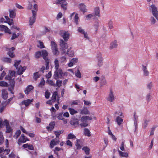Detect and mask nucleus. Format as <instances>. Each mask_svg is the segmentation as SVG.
<instances>
[{"label":"nucleus","mask_w":158,"mask_h":158,"mask_svg":"<svg viewBox=\"0 0 158 158\" xmlns=\"http://www.w3.org/2000/svg\"><path fill=\"white\" fill-rule=\"evenodd\" d=\"M142 69L143 71V75L145 76H148L149 75V72L147 69V67L143 65L142 66Z\"/></svg>","instance_id":"25"},{"label":"nucleus","mask_w":158,"mask_h":158,"mask_svg":"<svg viewBox=\"0 0 158 158\" xmlns=\"http://www.w3.org/2000/svg\"><path fill=\"white\" fill-rule=\"evenodd\" d=\"M80 102L79 100H73L70 102V104L71 106H72L73 105H78Z\"/></svg>","instance_id":"33"},{"label":"nucleus","mask_w":158,"mask_h":158,"mask_svg":"<svg viewBox=\"0 0 158 158\" xmlns=\"http://www.w3.org/2000/svg\"><path fill=\"white\" fill-rule=\"evenodd\" d=\"M80 9L83 13L87 11V10L86 8V6L83 4L81 3L80 5Z\"/></svg>","instance_id":"26"},{"label":"nucleus","mask_w":158,"mask_h":158,"mask_svg":"<svg viewBox=\"0 0 158 158\" xmlns=\"http://www.w3.org/2000/svg\"><path fill=\"white\" fill-rule=\"evenodd\" d=\"M77 31L79 32L82 34L85 32L84 29H83L81 27H78Z\"/></svg>","instance_id":"47"},{"label":"nucleus","mask_w":158,"mask_h":158,"mask_svg":"<svg viewBox=\"0 0 158 158\" xmlns=\"http://www.w3.org/2000/svg\"><path fill=\"white\" fill-rule=\"evenodd\" d=\"M60 35L63 38L65 41H67L68 39H69L70 34L68 31H60Z\"/></svg>","instance_id":"7"},{"label":"nucleus","mask_w":158,"mask_h":158,"mask_svg":"<svg viewBox=\"0 0 158 158\" xmlns=\"http://www.w3.org/2000/svg\"><path fill=\"white\" fill-rule=\"evenodd\" d=\"M60 44L62 53V54L65 53L66 52V50L68 47V44L62 39L60 40Z\"/></svg>","instance_id":"4"},{"label":"nucleus","mask_w":158,"mask_h":158,"mask_svg":"<svg viewBox=\"0 0 158 158\" xmlns=\"http://www.w3.org/2000/svg\"><path fill=\"white\" fill-rule=\"evenodd\" d=\"M108 25L109 28L112 29L113 28V22L111 20H110L108 23Z\"/></svg>","instance_id":"44"},{"label":"nucleus","mask_w":158,"mask_h":158,"mask_svg":"<svg viewBox=\"0 0 158 158\" xmlns=\"http://www.w3.org/2000/svg\"><path fill=\"white\" fill-rule=\"evenodd\" d=\"M70 123L75 127H78L80 125L79 121L77 120H75V119L71 120L70 122Z\"/></svg>","instance_id":"17"},{"label":"nucleus","mask_w":158,"mask_h":158,"mask_svg":"<svg viewBox=\"0 0 158 158\" xmlns=\"http://www.w3.org/2000/svg\"><path fill=\"white\" fill-rule=\"evenodd\" d=\"M57 118L58 119L60 120H63V117L62 116V113H60L58 115L57 117Z\"/></svg>","instance_id":"64"},{"label":"nucleus","mask_w":158,"mask_h":158,"mask_svg":"<svg viewBox=\"0 0 158 158\" xmlns=\"http://www.w3.org/2000/svg\"><path fill=\"white\" fill-rule=\"evenodd\" d=\"M92 119L91 117L86 115L82 116L81 119V123L80 124L81 127H85L88 126L87 120H91Z\"/></svg>","instance_id":"2"},{"label":"nucleus","mask_w":158,"mask_h":158,"mask_svg":"<svg viewBox=\"0 0 158 158\" xmlns=\"http://www.w3.org/2000/svg\"><path fill=\"white\" fill-rule=\"evenodd\" d=\"M15 71H10L8 75L6 76L11 77L12 78H14L13 77H15Z\"/></svg>","instance_id":"37"},{"label":"nucleus","mask_w":158,"mask_h":158,"mask_svg":"<svg viewBox=\"0 0 158 158\" xmlns=\"http://www.w3.org/2000/svg\"><path fill=\"white\" fill-rule=\"evenodd\" d=\"M17 73L18 75H21L25 70L26 68L25 67H22L21 65L19 66L17 68Z\"/></svg>","instance_id":"12"},{"label":"nucleus","mask_w":158,"mask_h":158,"mask_svg":"<svg viewBox=\"0 0 158 158\" xmlns=\"http://www.w3.org/2000/svg\"><path fill=\"white\" fill-rule=\"evenodd\" d=\"M3 60L5 62L10 63L11 62V60L10 58H5L3 59Z\"/></svg>","instance_id":"61"},{"label":"nucleus","mask_w":158,"mask_h":158,"mask_svg":"<svg viewBox=\"0 0 158 158\" xmlns=\"http://www.w3.org/2000/svg\"><path fill=\"white\" fill-rule=\"evenodd\" d=\"M78 19L79 17L78 16V14L76 13L74 17V22L77 25L78 24Z\"/></svg>","instance_id":"38"},{"label":"nucleus","mask_w":158,"mask_h":158,"mask_svg":"<svg viewBox=\"0 0 158 158\" xmlns=\"http://www.w3.org/2000/svg\"><path fill=\"white\" fill-rule=\"evenodd\" d=\"M77 61L78 59L76 58H73L69 62L68 64V66L69 67L73 66L74 64L77 62Z\"/></svg>","instance_id":"18"},{"label":"nucleus","mask_w":158,"mask_h":158,"mask_svg":"<svg viewBox=\"0 0 158 158\" xmlns=\"http://www.w3.org/2000/svg\"><path fill=\"white\" fill-rule=\"evenodd\" d=\"M5 79L10 81V84L11 86L12 89H14V87L15 85V81L14 80V78H11V77L9 76H6Z\"/></svg>","instance_id":"11"},{"label":"nucleus","mask_w":158,"mask_h":158,"mask_svg":"<svg viewBox=\"0 0 158 158\" xmlns=\"http://www.w3.org/2000/svg\"><path fill=\"white\" fill-rule=\"evenodd\" d=\"M69 111L70 114L71 115H73L75 114H76L77 113V111L75 110L74 109L71 108H69Z\"/></svg>","instance_id":"31"},{"label":"nucleus","mask_w":158,"mask_h":158,"mask_svg":"<svg viewBox=\"0 0 158 158\" xmlns=\"http://www.w3.org/2000/svg\"><path fill=\"white\" fill-rule=\"evenodd\" d=\"M55 68L56 69H57L59 68V61L57 59H55L54 61Z\"/></svg>","instance_id":"30"},{"label":"nucleus","mask_w":158,"mask_h":158,"mask_svg":"<svg viewBox=\"0 0 158 158\" xmlns=\"http://www.w3.org/2000/svg\"><path fill=\"white\" fill-rule=\"evenodd\" d=\"M54 133L56 137L58 138L59 137V135L61 133V131H55L54 132Z\"/></svg>","instance_id":"58"},{"label":"nucleus","mask_w":158,"mask_h":158,"mask_svg":"<svg viewBox=\"0 0 158 158\" xmlns=\"http://www.w3.org/2000/svg\"><path fill=\"white\" fill-rule=\"evenodd\" d=\"M21 62L20 60H15V64H14V66L16 68H17L18 67V66L20 64V63Z\"/></svg>","instance_id":"52"},{"label":"nucleus","mask_w":158,"mask_h":158,"mask_svg":"<svg viewBox=\"0 0 158 158\" xmlns=\"http://www.w3.org/2000/svg\"><path fill=\"white\" fill-rule=\"evenodd\" d=\"M52 52L54 55H58L59 54V52L58 51V48H56L52 49Z\"/></svg>","instance_id":"42"},{"label":"nucleus","mask_w":158,"mask_h":158,"mask_svg":"<svg viewBox=\"0 0 158 158\" xmlns=\"http://www.w3.org/2000/svg\"><path fill=\"white\" fill-rule=\"evenodd\" d=\"M94 15L98 17L100 16V9L99 7H96L94 9Z\"/></svg>","instance_id":"20"},{"label":"nucleus","mask_w":158,"mask_h":158,"mask_svg":"<svg viewBox=\"0 0 158 158\" xmlns=\"http://www.w3.org/2000/svg\"><path fill=\"white\" fill-rule=\"evenodd\" d=\"M123 119L120 118L119 116H117L115 122L117 123V124L118 126H120L123 122Z\"/></svg>","instance_id":"22"},{"label":"nucleus","mask_w":158,"mask_h":158,"mask_svg":"<svg viewBox=\"0 0 158 158\" xmlns=\"http://www.w3.org/2000/svg\"><path fill=\"white\" fill-rule=\"evenodd\" d=\"M59 142L60 141L59 140L56 139H54L51 141L50 146L51 148H52L55 145L58 144Z\"/></svg>","instance_id":"13"},{"label":"nucleus","mask_w":158,"mask_h":158,"mask_svg":"<svg viewBox=\"0 0 158 158\" xmlns=\"http://www.w3.org/2000/svg\"><path fill=\"white\" fill-rule=\"evenodd\" d=\"M9 16L10 17L11 19L15 18L16 16V10L15 9L9 10Z\"/></svg>","instance_id":"14"},{"label":"nucleus","mask_w":158,"mask_h":158,"mask_svg":"<svg viewBox=\"0 0 158 158\" xmlns=\"http://www.w3.org/2000/svg\"><path fill=\"white\" fill-rule=\"evenodd\" d=\"M51 44L52 46V49L57 48L56 44L53 41H51Z\"/></svg>","instance_id":"53"},{"label":"nucleus","mask_w":158,"mask_h":158,"mask_svg":"<svg viewBox=\"0 0 158 158\" xmlns=\"http://www.w3.org/2000/svg\"><path fill=\"white\" fill-rule=\"evenodd\" d=\"M29 140V139L25 136L24 134H22L18 139V143L19 145H20L21 144V143H25L27 141Z\"/></svg>","instance_id":"8"},{"label":"nucleus","mask_w":158,"mask_h":158,"mask_svg":"<svg viewBox=\"0 0 158 158\" xmlns=\"http://www.w3.org/2000/svg\"><path fill=\"white\" fill-rule=\"evenodd\" d=\"M76 76L78 78L81 77V73L79 69H78L77 72L75 73Z\"/></svg>","instance_id":"54"},{"label":"nucleus","mask_w":158,"mask_h":158,"mask_svg":"<svg viewBox=\"0 0 158 158\" xmlns=\"http://www.w3.org/2000/svg\"><path fill=\"white\" fill-rule=\"evenodd\" d=\"M118 45L117 44V41L114 40L113 42L111 43L110 46V49H112L114 48L117 47Z\"/></svg>","instance_id":"23"},{"label":"nucleus","mask_w":158,"mask_h":158,"mask_svg":"<svg viewBox=\"0 0 158 158\" xmlns=\"http://www.w3.org/2000/svg\"><path fill=\"white\" fill-rule=\"evenodd\" d=\"M114 116H116L118 115H119L120 116H122L123 115V113L120 110H118L116 111L114 114Z\"/></svg>","instance_id":"32"},{"label":"nucleus","mask_w":158,"mask_h":158,"mask_svg":"<svg viewBox=\"0 0 158 158\" xmlns=\"http://www.w3.org/2000/svg\"><path fill=\"white\" fill-rule=\"evenodd\" d=\"M150 9L151 10L153 15L158 20V11L157 8L154 5L152 4L150 6Z\"/></svg>","instance_id":"6"},{"label":"nucleus","mask_w":158,"mask_h":158,"mask_svg":"<svg viewBox=\"0 0 158 158\" xmlns=\"http://www.w3.org/2000/svg\"><path fill=\"white\" fill-rule=\"evenodd\" d=\"M56 82V85L58 87H60L61 85V84L62 83V81H60L59 80L57 79Z\"/></svg>","instance_id":"49"},{"label":"nucleus","mask_w":158,"mask_h":158,"mask_svg":"<svg viewBox=\"0 0 158 158\" xmlns=\"http://www.w3.org/2000/svg\"><path fill=\"white\" fill-rule=\"evenodd\" d=\"M34 87L31 85H29L26 88L24 92L26 94H28L31 91L33 90Z\"/></svg>","instance_id":"19"},{"label":"nucleus","mask_w":158,"mask_h":158,"mask_svg":"<svg viewBox=\"0 0 158 158\" xmlns=\"http://www.w3.org/2000/svg\"><path fill=\"white\" fill-rule=\"evenodd\" d=\"M41 56V52L40 51L37 52H35V57L36 58H39Z\"/></svg>","instance_id":"48"},{"label":"nucleus","mask_w":158,"mask_h":158,"mask_svg":"<svg viewBox=\"0 0 158 158\" xmlns=\"http://www.w3.org/2000/svg\"><path fill=\"white\" fill-rule=\"evenodd\" d=\"M20 134H21L20 131V130H18L16 132V133H15V135H14L13 137L14 138L16 139L18 138V137L20 135Z\"/></svg>","instance_id":"35"},{"label":"nucleus","mask_w":158,"mask_h":158,"mask_svg":"<svg viewBox=\"0 0 158 158\" xmlns=\"http://www.w3.org/2000/svg\"><path fill=\"white\" fill-rule=\"evenodd\" d=\"M80 114H89L90 113L86 107L84 106L81 110Z\"/></svg>","instance_id":"16"},{"label":"nucleus","mask_w":158,"mask_h":158,"mask_svg":"<svg viewBox=\"0 0 158 158\" xmlns=\"http://www.w3.org/2000/svg\"><path fill=\"white\" fill-rule=\"evenodd\" d=\"M83 102L84 104L86 106H89L91 105V102L90 101H87L85 100H84Z\"/></svg>","instance_id":"57"},{"label":"nucleus","mask_w":158,"mask_h":158,"mask_svg":"<svg viewBox=\"0 0 158 158\" xmlns=\"http://www.w3.org/2000/svg\"><path fill=\"white\" fill-rule=\"evenodd\" d=\"M19 34L18 33L17 35L15 33H13L12 34V36L11 37V40H13L14 39L17 38L19 36Z\"/></svg>","instance_id":"40"},{"label":"nucleus","mask_w":158,"mask_h":158,"mask_svg":"<svg viewBox=\"0 0 158 158\" xmlns=\"http://www.w3.org/2000/svg\"><path fill=\"white\" fill-rule=\"evenodd\" d=\"M56 70L55 72V74L54 76V78L57 80L61 77L62 72V71L60 69L58 68L56 69Z\"/></svg>","instance_id":"9"},{"label":"nucleus","mask_w":158,"mask_h":158,"mask_svg":"<svg viewBox=\"0 0 158 158\" xmlns=\"http://www.w3.org/2000/svg\"><path fill=\"white\" fill-rule=\"evenodd\" d=\"M55 3L56 4H60L61 8L64 11L67 9L66 6L67 3L66 0H56Z\"/></svg>","instance_id":"5"},{"label":"nucleus","mask_w":158,"mask_h":158,"mask_svg":"<svg viewBox=\"0 0 158 158\" xmlns=\"http://www.w3.org/2000/svg\"><path fill=\"white\" fill-rule=\"evenodd\" d=\"M82 150H84L86 154L88 155L89 153V149L87 147H84L83 148Z\"/></svg>","instance_id":"43"},{"label":"nucleus","mask_w":158,"mask_h":158,"mask_svg":"<svg viewBox=\"0 0 158 158\" xmlns=\"http://www.w3.org/2000/svg\"><path fill=\"white\" fill-rule=\"evenodd\" d=\"M8 51L9 52L8 53V54L12 58H13L15 57V55L14 54L13 52H12L10 51Z\"/></svg>","instance_id":"56"},{"label":"nucleus","mask_w":158,"mask_h":158,"mask_svg":"<svg viewBox=\"0 0 158 158\" xmlns=\"http://www.w3.org/2000/svg\"><path fill=\"white\" fill-rule=\"evenodd\" d=\"M107 100L110 102H113L115 99V97L113 92L111 90L110 91V93L106 99Z\"/></svg>","instance_id":"10"},{"label":"nucleus","mask_w":158,"mask_h":158,"mask_svg":"<svg viewBox=\"0 0 158 158\" xmlns=\"http://www.w3.org/2000/svg\"><path fill=\"white\" fill-rule=\"evenodd\" d=\"M33 99L31 100L28 99L23 101L21 103L22 105H24L26 106H28L31 102H33Z\"/></svg>","instance_id":"21"},{"label":"nucleus","mask_w":158,"mask_h":158,"mask_svg":"<svg viewBox=\"0 0 158 158\" xmlns=\"http://www.w3.org/2000/svg\"><path fill=\"white\" fill-rule=\"evenodd\" d=\"M4 31L5 33H8L10 34H11L12 33L10 30L6 26L5 27Z\"/></svg>","instance_id":"41"},{"label":"nucleus","mask_w":158,"mask_h":158,"mask_svg":"<svg viewBox=\"0 0 158 158\" xmlns=\"http://www.w3.org/2000/svg\"><path fill=\"white\" fill-rule=\"evenodd\" d=\"M138 120V116L137 115L136 112H134V125L135 127L137 125Z\"/></svg>","instance_id":"27"},{"label":"nucleus","mask_w":158,"mask_h":158,"mask_svg":"<svg viewBox=\"0 0 158 158\" xmlns=\"http://www.w3.org/2000/svg\"><path fill=\"white\" fill-rule=\"evenodd\" d=\"M8 84L3 81H0V86L2 87H7L8 86Z\"/></svg>","instance_id":"34"},{"label":"nucleus","mask_w":158,"mask_h":158,"mask_svg":"<svg viewBox=\"0 0 158 158\" xmlns=\"http://www.w3.org/2000/svg\"><path fill=\"white\" fill-rule=\"evenodd\" d=\"M38 10V5L36 4H35L33 5V9L31 10L32 15L29 19V25L30 26H32L35 22Z\"/></svg>","instance_id":"1"},{"label":"nucleus","mask_w":158,"mask_h":158,"mask_svg":"<svg viewBox=\"0 0 158 158\" xmlns=\"http://www.w3.org/2000/svg\"><path fill=\"white\" fill-rule=\"evenodd\" d=\"M2 106H0V112L2 113L4 110L6 105L4 104L3 102L2 103Z\"/></svg>","instance_id":"46"},{"label":"nucleus","mask_w":158,"mask_h":158,"mask_svg":"<svg viewBox=\"0 0 158 158\" xmlns=\"http://www.w3.org/2000/svg\"><path fill=\"white\" fill-rule=\"evenodd\" d=\"M149 122V120H148L145 119L144 120L143 123V126L144 128H145L147 127Z\"/></svg>","instance_id":"50"},{"label":"nucleus","mask_w":158,"mask_h":158,"mask_svg":"<svg viewBox=\"0 0 158 158\" xmlns=\"http://www.w3.org/2000/svg\"><path fill=\"white\" fill-rule=\"evenodd\" d=\"M50 95V93L48 91H46L45 93V96L46 98L48 99L49 98Z\"/></svg>","instance_id":"62"},{"label":"nucleus","mask_w":158,"mask_h":158,"mask_svg":"<svg viewBox=\"0 0 158 158\" xmlns=\"http://www.w3.org/2000/svg\"><path fill=\"white\" fill-rule=\"evenodd\" d=\"M9 123H8L7 120H5L4 122H2V127H3V126H6L8 125H9Z\"/></svg>","instance_id":"59"},{"label":"nucleus","mask_w":158,"mask_h":158,"mask_svg":"<svg viewBox=\"0 0 158 158\" xmlns=\"http://www.w3.org/2000/svg\"><path fill=\"white\" fill-rule=\"evenodd\" d=\"M77 143H76V146L77 149H80L81 148V146L79 144V143L80 142V140L79 139H77Z\"/></svg>","instance_id":"45"},{"label":"nucleus","mask_w":158,"mask_h":158,"mask_svg":"<svg viewBox=\"0 0 158 158\" xmlns=\"http://www.w3.org/2000/svg\"><path fill=\"white\" fill-rule=\"evenodd\" d=\"M2 98L5 100L8 98V93L6 90L3 89L2 90Z\"/></svg>","instance_id":"15"},{"label":"nucleus","mask_w":158,"mask_h":158,"mask_svg":"<svg viewBox=\"0 0 158 158\" xmlns=\"http://www.w3.org/2000/svg\"><path fill=\"white\" fill-rule=\"evenodd\" d=\"M76 138V136L72 133L69 134L67 136V139H75Z\"/></svg>","instance_id":"39"},{"label":"nucleus","mask_w":158,"mask_h":158,"mask_svg":"<svg viewBox=\"0 0 158 158\" xmlns=\"http://www.w3.org/2000/svg\"><path fill=\"white\" fill-rule=\"evenodd\" d=\"M118 152L119 153V156H121L127 158L128 156V154L127 152H123L119 150H118Z\"/></svg>","instance_id":"24"},{"label":"nucleus","mask_w":158,"mask_h":158,"mask_svg":"<svg viewBox=\"0 0 158 158\" xmlns=\"http://www.w3.org/2000/svg\"><path fill=\"white\" fill-rule=\"evenodd\" d=\"M6 23H8L10 25L14 24L13 21L12 19H9V20L6 21Z\"/></svg>","instance_id":"55"},{"label":"nucleus","mask_w":158,"mask_h":158,"mask_svg":"<svg viewBox=\"0 0 158 158\" xmlns=\"http://www.w3.org/2000/svg\"><path fill=\"white\" fill-rule=\"evenodd\" d=\"M39 43L40 44V45L38 46V47L40 48H44V46L43 42H41L40 41H39Z\"/></svg>","instance_id":"63"},{"label":"nucleus","mask_w":158,"mask_h":158,"mask_svg":"<svg viewBox=\"0 0 158 158\" xmlns=\"http://www.w3.org/2000/svg\"><path fill=\"white\" fill-rule=\"evenodd\" d=\"M66 53L69 56H72L73 55V52L71 49V48L70 47L68 49Z\"/></svg>","instance_id":"28"},{"label":"nucleus","mask_w":158,"mask_h":158,"mask_svg":"<svg viewBox=\"0 0 158 158\" xmlns=\"http://www.w3.org/2000/svg\"><path fill=\"white\" fill-rule=\"evenodd\" d=\"M150 21L151 23L152 24H154L156 22V21L154 18L153 17H151L150 18Z\"/></svg>","instance_id":"60"},{"label":"nucleus","mask_w":158,"mask_h":158,"mask_svg":"<svg viewBox=\"0 0 158 158\" xmlns=\"http://www.w3.org/2000/svg\"><path fill=\"white\" fill-rule=\"evenodd\" d=\"M84 133L85 135L88 136H89L90 135V133L89 130L87 128H85L84 129Z\"/></svg>","instance_id":"36"},{"label":"nucleus","mask_w":158,"mask_h":158,"mask_svg":"<svg viewBox=\"0 0 158 158\" xmlns=\"http://www.w3.org/2000/svg\"><path fill=\"white\" fill-rule=\"evenodd\" d=\"M41 56L43 57V59L45 61V69H46L47 70L49 68V60L47 57L48 55V53L47 51L45 50H42V52H41Z\"/></svg>","instance_id":"3"},{"label":"nucleus","mask_w":158,"mask_h":158,"mask_svg":"<svg viewBox=\"0 0 158 158\" xmlns=\"http://www.w3.org/2000/svg\"><path fill=\"white\" fill-rule=\"evenodd\" d=\"M57 96V93L56 92H54L51 98V101L53 102H55L56 101V97Z\"/></svg>","instance_id":"29"},{"label":"nucleus","mask_w":158,"mask_h":158,"mask_svg":"<svg viewBox=\"0 0 158 158\" xmlns=\"http://www.w3.org/2000/svg\"><path fill=\"white\" fill-rule=\"evenodd\" d=\"M6 132L7 133H10L12 131V129H11L10 127L9 126V125H8L6 126Z\"/></svg>","instance_id":"51"}]
</instances>
